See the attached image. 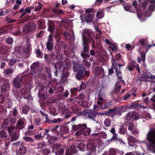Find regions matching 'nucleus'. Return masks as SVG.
Wrapping results in <instances>:
<instances>
[{"instance_id": "nucleus-1", "label": "nucleus", "mask_w": 155, "mask_h": 155, "mask_svg": "<svg viewBox=\"0 0 155 155\" xmlns=\"http://www.w3.org/2000/svg\"><path fill=\"white\" fill-rule=\"evenodd\" d=\"M79 130L75 134L76 136H79L82 134L84 136H88L90 134L91 130L87 127V125L85 123L79 124L77 125H73L72 126V131Z\"/></svg>"}, {"instance_id": "nucleus-2", "label": "nucleus", "mask_w": 155, "mask_h": 155, "mask_svg": "<svg viewBox=\"0 0 155 155\" xmlns=\"http://www.w3.org/2000/svg\"><path fill=\"white\" fill-rule=\"evenodd\" d=\"M146 138L150 146L155 148V128L151 129L147 134Z\"/></svg>"}, {"instance_id": "nucleus-3", "label": "nucleus", "mask_w": 155, "mask_h": 155, "mask_svg": "<svg viewBox=\"0 0 155 155\" xmlns=\"http://www.w3.org/2000/svg\"><path fill=\"white\" fill-rule=\"evenodd\" d=\"M91 42H88L86 41H83V50L81 51V56L84 59L88 58L90 57V55L88 54L90 50V45L88 43Z\"/></svg>"}, {"instance_id": "nucleus-4", "label": "nucleus", "mask_w": 155, "mask_h": 155, "mask_svg": "<svg viewBox=\"0 0 155 155\" xmlns=\"http://www.w3.org/2000/svg\"><path fill=\"white\" fill-rule=\"evenodd\" d=\"M0 84L1 85L2 91L5 92L10 90V84L9 81L8 79L0 77Z\"/></svg>"}, {"instance_id": "nucleus-5", "label": "nucleus", "mask_w": 155, "mask_h": 155, "mask_svg": "<svg viewBox=\"0 0 155 155\" xmlns=\"http://www.w3.org/2000/svg\"><path fill=\"white\" fill-rule=\"evenodd\" d=\"M147 2H144L141 5L140 4H137V2L136 1H134L132 3V5L134 6L137 11H140L141 13L144 12L145 10L146 11V8L147 6Z\"/></svg>"}, {"instance_id": "nucleus-6", "label": "nucleus", "mask_w": 155, "mask_h": 155, "mask_svg": "<svg viewBox=\"0 0 155 155\" xmlns=\"http://www.w3.org/2000/svg\"><path fill=\"white\" fill-rule=\"evenodd\" d=\"M21 78L17 77L13 80L12 84L14 87L16 88L22 87L23 85H25V84Z\"/></svg>"}, {"instance_id": "nucleus-7", "label": "nucleus", "mask_w": 155, "mask_h": 155, "mask_svg": "<svg viewBox=\"0 0 155 155\" xmlns=\"http://www.w3.org/2000/svg\"><path fill=\"white\" fill-rule=\"evenodd\" d=\"M91 31L88 29L84 30L82 32L83 41H86L88 42H91L92 38L91 37Z\"/></svg>"}, {"instance_id": "nucleus-8", "label": "nucleus", "mask_w": 155, "mask_h": 155, "mask_svg": "<svg viewBox=\"0 0 155 155\" xmlns=\"http://www.w3.org/2000/svg\"><path fill=\"white\" fill-rule=\"evenodd\" d=\"M53 37V35L52 34H50L49 35L48 39V41L46 43L47 48L48 50L50 51L52 50L54 46Z\"/></svg>"}, {"instance_id": "nucleus-9", "label": "nucleus", "mask_w": 155, "mask_h": 155, "mask_svg": "<svg viewBox=\"0 0 155 155\" xmlns=\"http://www.w3.org/2000/svg\"><path fill=\"white\" fill-rule=\"evenodd\" d=\"M94 14H91L89 13H86L84 15H81L80 16L81 19L85 18L86 21L87 23L91 22L93 18Z\"/></svg>"}, {"instance_id": "nucleus-10", "label": "nucleus", "mask_w": 155, "mask_h": 155, "mask_svg": "<svg viewBox=\"0 0 155 155\" xmlns=\"http://www.w3.org/2000/svg\"><path fill=\"white\" fill-rule=\"evenodd\" d=\"M118 111V108L117 107H115L113 109H110L108 111H106L105 114L107 116H110L113 117L116 114V112Z\"/></svg>"}, {"instance_id": "nucleus-11", "label": "nucleus", "mask_w": 155, "mask_h": 155, "mask_svg": "<svg viewBox=\"0 0 155 155\" xmlns=\"http://www.w3.org/2000/svg\"><path fill=\"white\" fill-rule=\"evenodd\" d=\"M85 71V68H82L81 69V70L78 71L76 75V78L79 80L83 79L84 77V73Z\"/></svg>"}, {"instance_id": "nucleus-12", "label": "nucleus", "mask_w": 155, "mask_h": 155, "mask_svg": "<svg viewBox=\"0 0 155 155\" xmlns=\"http://www.w3.org/2000/svg\"><path fill=\"white\" fill-rule=\"evenodd\" d=\"M21 92L22 95H24V98L28 99V100H29L30 98V94L26 87H24L21 90Z\"/></svg>"}, {"instance_id": "nucleus-13", "label": "nucleus", "mask_w": 155, "mask_h": 155, "mask_svg": "<svg viewBox=\"0 0 155 155\" xmlns=\"http://www.w3.org/2000/svg\"><path fill=\"white\" fill-rule=\"evenodd\" d=\"M39 63L37 62H34L31 66V71L35 73L39 71Z\"/></svg>"}, {"instance_id": "nucleus-14", "label": "nucleus", "mask_w": 155, "mask_h": 155, "mask_svg": "<svg viewBox=\"0 0 155 155\" xmlns=\"http://www.w3.org/2000/svg\"><path fill=\"white\" fill-rule=\"evenodd\" d=\"M87 117L93 121H96L95 118H96L97 114V113L92 110H89L87 112Z\"/></svg>"}, {"instance_id": "nucleus-15", "label": "nucleus", "mask_w": 155, "mask_h": 155, "mask_svg": "<svg viewBox=\"0 0 155 155\" xmlns=\"http://www.w3.org/2000/svg\"><path fill=\"white\" fill-rule=\"evenodd\" d=\"M47 25L48 31L51 33H54L55 28L54 23L52 21H49L47 24Z\"/></svg>"}, {"instance_id": "nucleus-16", "label": "nucleus", "mask_w": 155, "mask_h": 155, "mask_svg": "<svg viewBox=\"0 0 155 155\" xmlns=\"http://www.w3.org/2000/svg\"><path fill=\"white\" fill-rule=\"evenodd\" d=\"M72 64L73 66V71L75 72L81 70V69L82 68H85L83 66L81 65H80L79 64V63L77 62L74 61L72 63Z\"/></svg>"}, {"instance_id": "nucleus-17", "label": "nucleus", "mask_w": 155, "mask_h": 155, "mask_svg": "<svg viewBox=\"0 0 155 155\" xmlns=\"http://www.w3.org/2000/svg\"><path fill=\"white\" fill-rule=\"evenodd\" d=\"M14 69L12 68H9L5 70L3 73L6 77L10 76L14 72Z\"/></svg>"}, {"instance_id": "nucleus-18", "label": "nucleus", "mask_w": 155, "mask_h": 155, "mask_svg": "<svg viewBox=\"0 0 155 155\" xmlns=\"http://www.w3.org/2000/svg\"><path fill=\"white\" fill-rule=\"evenodd\" d=\"M19 132L18 131H15L14 132L12 133L11 137V141L16 140L19 138Z\"/></svg>"}, {"instance_id": "nucleus-19", "label": "nucleus", "mask_w": 155, "mask_h": 155, "mask_svg": "<svg viewBox=\"0 0 155 155\" xmlns=\"http://www.w3.org/2000/svg\"><path fill=\"white\" fill-rule=\"evenodd\" d=\"M25 144L21 146L18 150V153L19 154L22 155L26 153L27 150V148L26 147L24 146Z\"/></svg>"}, {"instance_id": "nucleus-20", "label": "nucleus", "mask_w": 155, "mask_h": 155, "mask_svg": "<svg viewBox=\"0 0 155 155\" xmlns=\"http://www.w3.org/2000/svg\"><path fill=\"white\" fill-rule=\"evenodd\" d=\"M8 49V47L6 45H3L0 46V54H6Z\"/></svg>"}, {"instance_id": "nucleus-21", "label": "nucleus", "mask_w": 155, "mask_h": 155, "mask_svg": "<svg viewBox=\"0 0 155 155\" xmlns=\"http://www.w3.org/2000/svg\"><path fill=\"white\" fill-rule=\"evenodd\" d=\"M21 78L22 79L23 81V80L24 81V83H25V84L30 83L31 81V78L29 75H25Z\"/></svg>"}, {"instance_id": "nucleus-22", "label": "nucleus", "mask_w": 155, "mask_h": 155, "mask_svg": "<svg viewBox=\"0 0 155 155\" xmlns=\"http://www.w3.org/2000/svg\"><path fill=\"white\" fill-rule=\"evenodd\" d=\"M144 78L145 79H150L151 82L154 83V81H153V79L155 80V76L150 74V73H146L143 74Z\"/></svg>"}, {"instance_id": "nucleus-23", "label": "nucleus", "mask_w": 155, "mask_h": 155, "mask_svg": "<svg viewBox=\"0 0 155 155\" xmlns=\"http://www.w3.org/2000/svg\"><path fill=\"white\" fill-rule=\"evenodd\" d=\"M145 108V107L143 105H142L140 104H137L136 103H133L129 107V108L131 109H135L138 108Z\"/></svg>"}, {"instance_id": "nucleus-24", "label": "nucleus", "mask_w": 155, "mask_h": 155, "mask_svg": "<svg viewBox=\"0 0 155 155\" xmlns=\"http://www.w3.org/2000/svg\"><path fill=\"white\" fill-rule=\"evenodd\" d=\"M127 126L125 125H122L120 126L119 129L118 133L120 134H124L126 133Z\"/></svg>"}, {"instance_id": "nucleus-25", "label": "nucleus", "mask_w": 155, "mask_h": 155, "mask_svg": "<svg viewBox=\"0 0 155 155\" xmlns=\"http://www.w3.org/2000/svg\"><path fill=\"white\" fill-rule=\"evenodd\" d=\"M96 146L94 145V144L91 143L88 144L87 145H86V148L87 150H89L90 152L92 151H94L96 150Z\"/></svg>"}, {"instance_id": "nucleus-26", "label": "nucleus", "mask_w": 155, "mask_h": 155, "mask_svg": "<svg viewBox=\"0 0 155 155\" xmlns=\"http://www.w3.org/2000/svg\"><path fill=\"white\" fill-rule=\"evenodd\" d=\"M31 48V47L29 45H28L26 47H24L23 49V52L25 54L27 57H28L29 56V53L30 51V49Z\"/></svg>"}, {"instance_id": "nucleus-27", "label": "nucleus", "mask_w": 155, "mask_h": 155, "mask_svg": "<svg viewBox=\"0 0 155 155\" xmlns=\"http://www.w3.org/2000/svg\"><path fill=\"white\" fill-rule=\"evenodd\" d=\"M115 72L116 75L117 77L118 80H120L122 82H124V80H122V74L120 71H118L117 68H115Z\"/></svg>"}, {"instance_id": "nucleus-28", "label": "nucleus", "mask_w": 155, "mask_h": 155, "mask_svg": "<svg viewBox=\"0 0 155 155\" xmlns=\"http://www.w3.org/2000/svg\"><path fill=\"white\" fill-rule=\"evenodd\" d=\"M63 64L61 62L57 61L54 64V68L55 70H60L61 69L62 66Z\"/></svg>"}, {"instance_id": "nucleus-29", "label": "nucleus", "mask_w": 155, "mask_h": 155, "mask_svg": "<svg viewBox=\"0 0 155 155\" xmlns=\"http://www.w3.org/2000/svg\"><path fill=\"white\" fill-rule=\"evenodd\" d=\"M60 131L64 133H69V128L67 125H64L60 127Z\"/></svg>"}, {"instance_id": "nucleus-30", "label": "nucleus", "mask_w": 155, "mask_h": 155, "mask_svg": "<svg viewBox=\"0 0 155 155\" xmlns=\"http://www.w3.org/2000/svg\"><path fill=\"white\" fill-rule=\"evenodd\" d=\"M25 127L24 123L23 121L21 120H18L17 124L16 126V129H22Z\"/></svg>"}, {"instance_id": "nucleus-31", "label": "nucleus", "mask_w": 155, "mask_h": 155, "mask_svg": "<svg viewBox=\"0 0 155 155\" xmlns=\"http://www.w3.org/2000/svg\"><path fill=\"white\" fill-rule=\"evenodd\" d=\"M62 147L61 144L59 143H55L52 146L53 150L55 152Z\"/></svg>"}, {"instance_id": "nucleus-32", "label": "nucleus", "mask_w": 155, "mask_h": 155, "mask_svg": "<svg viewBox=\"0 0 155 155\" xmlns=\"http://www.w3.org/2000/svg\"><path fill=\"white\" fill-rule=\"evenodd\" d=\"M77 148H79V150L82 151H84L86 148V146L82 143H80L78 144L76 146Z\"/></svg>"}, {"instance_id": "nucleus-33", "label": "nucleus", "mask_w": 155, "mask_h": 155, "mask_svg": "<svg viewBox=\"0 0 155 155\" xmlns=\"http://www.w3.org/2000/svg\"><path fill=\"white\" fill-rule=\"evenodd\" d=\"M69 74V72L67 71H63L61 78L62 80L64 81H66L68 79Z\"/></svg>"}, {"instance_id": "nucleus-34", "label": "nucleus", "mask_w": 155, "mask_h": 155, "mask_svg": "<svg viewBox=\"0 0 155 155\" xmlns=\"http://www.w3.org/2000/svg\"><path fill=\"white\" fill-rule=\"evenodd\" d=\"M104 11L103 10H99L97 13V17L99 19L102 18L104 16Z\"/></svg>"}, {"instance_id": "nucleus-35", "label": "nucleus", "mask_w": 155, "mask_h": 155, "mask_svg": "<svg viewBox=\"0 0 155 155\" xmlns=\"http://www.w3.org/2000/svg\"><path fill=\"white\" fill-rule=\"evenodd\" d=\"M14 95L18 100H20L22 98V95L21 92L20 93V92L18 91H14Z\"/></svg>"}, {"instance_id": "nucleus-36", "label": "nucleus", "mask_w": 155, "mask_h": 155, "mask_svg": "<svg viewBox=\"0 0 155 155\" xmlns=\"http://www.w3.org/2000/svg\"><path fill=\"white\" fill-rule=\"evenodd\" d=\"M112 101H110L109 102L105 103L102 105L101 107L104 109L111 107L112 106Z\"/></svg>"}, {"instance_id": "nucleus-37", "label": "nucleus", "mask_w": 155, "mask_h": 155, "mask_svg": "<svg viewBox=\"0 0 155 155\" xmlns=\"http://www.w3.org/2000/svg\"><path fill=\"white\" fill-rule=\"evenodd\" d=\"M42 128H40L39 130V131H41V134L42 136V138H43L46 135H47L48 136L49 134H48L49 131L50 130L49 129H45L44 130H42Z\"/></svg>"}, {"instance_id": "nucleus-38", "label": "nucleus", "mask_w": 155, "mask_h": 155, "mask_svg": "<svg viewBox=\"0 0 155 155\" xmlns=\"http://www.w3.org/2000/svg\"><path fill=\"white\" fill-rule=\"evenodd\" d=\"M23 32L25 34H27L31 31L28 25H25L23 28Z\"/></svg>"}, {"instance_id": "nucleus-39", "label": "nucleus", "mask_w": 155, "mask_h": 155, "mask_svg": "<svg viewBox=\"0 0 155 155\" xmlns=\"http://www.w3.org/2000/svg\"><path fill=\"white\" fill-rule=\"evenodd\" d=\"M7 26H4L0 28V34L4 35L8 33V31Z\"/></svg>"}, {"instance_id": "nucleus-40", "label": "nucleus", "mask_w": 155, "mask_h": 155, "mask_svg": "<svg viewBox=\"0 0 155 155\" xmlns=\"http://www.w3.org/2000/svg\"><path fill=\"white\" fill-rule=\"evenodd\" d=\"M132 117L135 120H137L140 118L139 114L136 112H133L132 114Z\"/></svg>"}, {"instance_id": "nucleus-41", "label": "nucleus", "mask_w": 155, "mask_h": 155, "mask_svg": "<svg viewBox=\"0 0 155 155\" xmlns=\"http://www.w3.org/2000/svg\"><path fill=\"white\" fill-rule=\"evenodd\" d=\"M7 134L4 130H2L0 131V137L5 139L7 138L8 137Z\"/></svg>"}, {"instance_id": "nucleus-42", "label": "nucleus", "mask_w": 155, "mask_h": 155, "mask_svg": "<svg viewBox=\"0 0 155 155\" xmlns=\"http://www.w3.org/2000/svg\"><path fill=\"white\" fill-rule=\"evenodd\" d=\"M58 137L56 136H51L48 142L51 144H52L57 140Z\"/></svg>"}, {"instance_id": "nucleus-43", "label": "nucleus", "mask_w": 155, "mask_h": 155, "mask_svg": "<svg viewBox=\"0 0 155 155\" xmlns=\"http://www.w3.org/2000/svg\"><path fill=\"white\" fill-rule=\"evenodd\" d=\"M52 11L55 15H62L64 13L63 11L57 8H53Z\"/></svg>"}, {"instance_id": "nucleus-44", "label": "nucleus", "mask_w": 155, "mask_h": 155, "mask_svg": "<svg viewBox=\"0 0 155 155\" xmlns=\"http://www.w3.org/2000/svg\"><path fill=\"white\" fill-rule=\"evenodd\" d=\"M121 88V86L117 85L116 86L113 91L112 92V95L113 96L114 94H117L120 91Z\"/></svg>"}, {"instance_id": "nucleus-45", "label": "nucleus", "mask_w": 155, "mask_h": 155, "mask_svg": "<svg viewBox=\"0 0 155 155\" xmlns=\"http://www.w3.org/2000/svg\"><path fill=\"white\" fill-rule=\"evenodd\" d=\"M9 117L10 119V124L11 125L14 124L17 120L16 117H13L11 114H10L9 115Z\"/></svg>"}, {"instance_id": "nucleus-46", "label": "nucleus", "mask_w": 155, "mask_h": 155, "mask_svg": "<svg viewBox=\"0 0 155 155\" xmlns=\"http://www.w3.org/2000/svg\"><path fill=\"white\" fill-rule=\"evenodd\" d=\"M18 113V112L16 107L13 108L12 111H10V114H11L12 116L14 117H16L17 116V114Z\"/></svg>"}, {"instance_id": "nucleus-47", "label": "nucleus", "mask_w": 155, "mask_h": 155, "mask_svg": "<svg viewBox=\"0 0 155 155\" xmlns=\"http://www.w3.org/2000/svg\"><path fill=\"white\" fill-rule=\"evenodd\" d=\"M123 6L125 10L130 11L131 6L130 4L127 3H124L123 4Z\"/></svg>"}, {"instance_id": "nucleus-48", "label": "nucleus", "mask_w": 155, "mask_h": 155, "mask_svg": "<svg viewBox=\"0 0 155 155\" xmlns=\"http://www.w3.org/2000/svg\"><path fill=\"white\" fill-rule=\"evenodd\" d=\"M30 110V107L27 105H24L22 107V111L25 114H27Z\"/></svg>"}, {"instance_id": "nucleus-49", "label": "nucleus", "mask_w": 155, "mask_h": 155, "mask_svg": "<svg viewBox=\"0 0 155 155\" xmlns=\"http://www.w3.org/2000/svg\"><path fill=\"white\" fill-rule=\"evenodd\" d=\"M128 140L130 145L131 146H133L132 145H131L130 143H134L136 141V140L134 137L132 136H130L128 138Z\"/></svg>"}, {"instance_id": "nucleus-50", "label": "nucleus", "mask_w": 155, "mask_h": 155, "mask_svg": "<svg viewBox=\"0 0 155 155\" xmlns=\"http://www.w3.org/2000/svg\"><path fill=\"white\" fill-rule=\"evenodd\" d=\"M23 139L26 142L32 143L34 141L33 138L31 137H23Z\"/></svg>"}, {"instance_id": "nucleus-51", "label": "nucleus", "mask_w": 155, "mask_h": 155, "mask_svg": "<svg viewBox=\"0 0 155 155\" xmlns=\"http://www.w3.org/2000/svg\"><path fill=\"white\" fill-rule=\"evenodd\" d=\"M9 120L8 118H7L4 120L2 124V127L4 128H6L7 127V125L9 123Z\"/></svg>"}, {"instance_id": "nucleus-52", "label": "nucleus", "mask_w": 155, "mask_h": 155, "mask_svg": "<svg viewBox=\"0 0 155 155\" xmlns=\"http://www.w3.org/2000/svg\"><path fill=\"white\" fill-rule=\"evenodd\" d=\"M5 42L8 44L11 45L12 44L13 42V39L12 37H8L5 40Z\"/></svg>"}, {"instance_id": "nucleus-53", "label": "nucleus", "mask_w": 155, "mask_h": 155, "mask_svg": "<svg viewBox=\"0 0 155 155\" xmlns=\"http://www.w3.org/2000/svg\"><path fill=\"white\" fill-rule=\"evenodd\" d=\"M9 61L8 64L10 66H12L14 65L17 61H19L15 59L11 58L10 59Z\"/></svg>"}, {"instance_id": "nucleus-54", "label": "nucleus", "mask_w": 155, "mask_h": 155, "mask_svg": "<svg viewBox=\"0 0 155 155\" xmlns=\"http://www.w3.org/2000/svg\"><path fill=\"white\" fill-rule=\"evenodd\" d=\"M79 88L74 87L73 88H71L70 90V92L73 96H74L76 95V92L77 91H78Z\"/></svg>"}, {"instance_id": "nucleus-55", "label": "nucleus", "mask_w": 155, "mask_h": 155, "mask_svg": "<svg viewBox=\"0 0 155 155\" xmlns=\"http://www.w3.org/2000/svg\"><path fill=\"white\" fill-rule=\"evenodd\" d=\"M28 26L31 31H33L36 28V25L33 22H30Z\"/></svg>"}, {"instance_id": "nucleus-56", "label": "nucleus", "mask_w": 155, "mask_h": 155, "mask_svg": "<svg viewBox=\"0 0 155 155\" xmlns=\"http://www.w3.org/2000/svg\"><path fill=\"white\" fill-rule=\"evenodd\" d=\"M34 123L37 125H39L41 124L40 117H36L34 120Z\"/></svg>"}, {"instance_id": "nucleus-57", "label": "nucleus", "mask_w": 155, "mask_h": 155, "mask_svg": "<svg viewBox=\"0 0 155 155\" xmlns=\"http://www.w3.org/2000/svg\"><path fill=\"white\" fill-rule=\"evenodd\" d=\"M59 149L55 152V153L56 155H61L63 154L64 151V148L62 147Z\"/></svg>"}, {"instance_id": "nucleus-58", "label": "nucleus", "mask_w": 155, "mask_h": 155, "mask_svg": "<svg viewBox=\"0 0 155 155\" xmlns=\"http://www.w3.org/2000/svg\"><path fill=\"white\" fill-rule=\"evenodd\" d=\"M91 143L94 144V145L96 146L97 144L99 142V139L97 138L92 139H91Z\"/></svg>"}, {"instance_id": "nucleus-59", "label": "nucleus", "mask_w": 155, "mask_h": 155, "mask_svg": "<svg viewBox=\"0 0 155 155\" xmlns=\"http://www.w3.org/2000/svg\"><path fill=\"white\" fill-rule=\"evenodd\" d=\"M110 119L107 118L105 119L104 121L105 125L107 127H109L110 125Z\"/></svg>"}, {"instance_id": "nucleus-60", "label": "nucleus", "mask_w": 155, "mask_h": 155, "mask_svg": "<svg viewBox=\"0 0 155 155\" xmlns=\"http://www.w3.org/2000/svg\"><path fill=\"white\" fill-rule=\"evenodd\" d=\"M50 111L51 113L54 116H55L58 114L56 112V109L54 108H51Z\"/></svg>"}, {"instance_id": "nucleus-61", "label": "nucleus", "mask_w": 155, "mask_h": 155, "mask_svg": "<svg viewBox=\"0 0 155 155\" xmlns=\"http://www.w3.org/2000/svg\"><path fill=\"white\" fill-rule=\"evenodd\" d=\"M140 57L141 61L143 62H144L145 61L146 53L145 52H142L140 54Z\"/></svg>"}, {"instance_id": "nucleus-62", "label": "nucleus", "mask_w": 155, "mask_h": 155, "mask_svg": "<svg viewBox=\"0 0 155 155\" xmlns=\"http://www.w3.org/2000/svg\"><path fill=\"white\" fill-rule=\"evenodd\" d=\"M70 152L71 154L77 152L76 147L75 146H72L70 149Z\"/></svg>"}, {"instance_id": "nucleus-63", "label": "nucleus", "mask_w": 155, "mask_h": 155, "mask_svg": "<svg viewBox=\"0 0 155 155\" xmlns=\"http://www.w3.org/2000/svg\"><path fill=\"white\" fill-rule=\"evenodd\" d=\"M21 47H16L14 48V51L18 54H20L21 51Z\"/></svg>"}, {"instance_id": "nucleus-64", "label": "nucleus", "mask_w": 155, "mask_h": 155, "mask_svg": "<svg viewBox=\"0 0 155 155\" xmlns=\"http://www.w3.org/2000/svg\"><path fill=\"white\" fill-rule=\"evenodd\" d=\"M71 109L72 110V112L75 113H77V112H78L79 110V108L76 106L72 107Z\"/></svg>"}]
</instances>
